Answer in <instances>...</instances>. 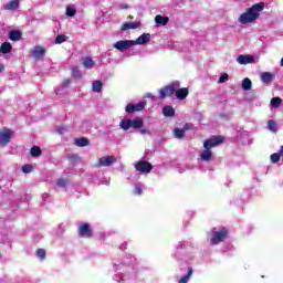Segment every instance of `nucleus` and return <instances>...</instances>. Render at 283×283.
<instances>
[{
    "mask_svg": "<svg viewBox=\"0 0 283 283\" xmlns=\"http://www.w3.org/2000/svg\"><path fill=\"white\" fill-rule=\"evenodd\" d=\"M0 189H1V186H0Z\"/></svg>",
    "mask_w": 283,
    "mask_h": 283,
    "instance_id": "obj_51",
    "label": "nucleus"
},
{
    "mask_svg": "<svg viewBox=\"0 0 283 283\" xmlns=\"http://www.w3.org/2000/svg\"><path fill=\"white\" fill-rule=\"evenodd\" d=\"M128 19H134V17H133V15H129Z\"/></svg>",
    "mask_w": 283,
    "mask_h": 283,
    "instance_id": "obj_49",
    "label": "nucleus"
},
{
    "mask_svg": "<svg viewBox=\"0 0 283 283\" xmlns=\"http://www.w3.org/2000/svg\"><path fill=\"white\" fill-rule=\"evenodd\" d=\"M0 258H1V253H0Z\"/></svg>",
    "mask_w": 283,
    "mask_h": 283,
    "instance_id": "obj_50",
    "label": "nucleus"
},
{
    "mask_svg": "<svg viewBox=\"0 0 283 283\" xmlns=\"http://www.w3.org/2000/svg\"><path fill=\"white\" fill-rule=\"evenodd\" d=\"M92 91L96 92L97 94H101V92H103V82L101 81H94L92 83Z\"/></svg>",
    "mask_w": 283,
    "mask_h": 283,
    "instance_id": "obj_24",
    "label": "nucleus"
},
{
    "mask_svg": "<svg viewBox=\"0 0 283 283\" xmlns=\"http://www.w3.org/2000/svg\"><path fill=\"white\" fill-rule=\"evenodd\" d=\"M176 97L179 99V101H185V98H187V96H189V88L187 87H178L176 91Z\"/></svg>",
    "mask_w": 283,
    "mask_h": 283,
    "instance_id": "obj_13",
    "label": "nucleus"
},
{
    "mask_svg": "<svg viewBox=\"0 0 283 283\" xmlns=\"http://www.w3.org/2000/svg\"><path fill=\"white\" fill-rule=\"evenodd\" d=\"M66 17H76V9L72 7H66Z\"/></svg>",
    "mask_w": 283,
    "mask_h": 283,
    "instance_id": "obj_38",
    "label": "nucleus"
},
{
    "mask_svg": "<svg viewBox=\"0 0 283 283\" xmlns=\"http://www.w3.org/2000/svg\"><path fill=\"white\" fill-rule=\"evenodd\" d=\"M65 41H67V35L65 34H60L55 38L56 45H61V43H65Z\"/></svg>",
    "mask_w": 283,
    "mask_h": 283,
    "instance_id": "obj_34",
    "label": "nucleus"
},
{
    "mask_svg": "<svg viewBox=\"0 0 283 283\" xmlns=\"http://www.w3.org/2000/svg\"><path fill=\"white\" fill-rule=\"evenodd\" d=\"M77 233L80 238H93L94 237V230L92 229V226L90 223L84 222L78 226Z\"/></svg>",
    "mask_w": 283,
    "mask_h": 283,
    "instance_id": "obj_5",
    "label": "nucleus"
},
{
    "mask_svg": "<svg viewBox=\"0 0 283 283\" xmlns=\"http://www.w3.org/2000/svg\"><path fill=\"white\" fill-rule=\"evenodd\" d=\"M193 125H191V123H187L186 125H184V127L181 128L185 132H189V129H192Z\"/></svg>",
    "mask_w": 283,
    "mask_h": 283,
    "instance_id": "obj_43",
    "label": "nucleus"
},
{
    "mask_svg": "<svg viewBox=\"0 0 283 283\" xmlns=\"http://www.w3.org/2000/svg\"><path fill=\"white\" fill-rule=\"evenodd\" d=\"M222 143H224V138L222 136H211L203 142V147L211 151L213 147H218V145H222Z\"/></svg>",
    "mask_w": 283,
    "mask_h": 283,
    "instance_id": "obj_4",
    "label": "nucleus"
},
{
    "mask_svg": "<svg viewBox=\"0 0 283 283\" xmlns=\"http://www.w3.org/2000/svg\"><path fill=\"white\" fill-rule=\"evenodd\" d=\"M12 140V130L4 128L0 130V145H7Z\"/></svg>",
    "mask_w": 283,
    "mask_h": 283,
    "instance_id": "obj_10",
    "label": "nucleus"
},
{
    "mask_svg": "<svg viewBox=\"0 0 283 283\" xmlns=\"http://www.w3.org/2000/svg\"><path fill=\"white\" fill-rule=\"evenodd\" d=\"M262 10H264V2H259L251 8H248L247 12L242 13L239 17V22H241L242 25H247L249 23L258 21V19H260V12H262Z\"/></svg>",
    "mask_w": 283,
    "mask_h": 283,
    "instance_id": "obj_1",
    "label": "nucleus"
},
{
    "mask_svg": "<svg viewBox=\"0 0 283 283\" xmlns=\"http://www.w3.org/2000/svg\"><path fill=\"white\" fill-rule=\"evenodd\" d=\"M33 170H34V167L30 164L22 166L23 174H32Z\"/></svg>",
    "mask_w": 283,
    "mask_h": 283,
    "instance_id": "obj_36",
    "label": "nucleus"
},
{
    "mask_svg": "<svg viewBox=\"0 0 283 283\" xmlns=\"http://www.w3.org/2000/svg\"><path fill=\"white\" fill-rule=\"evenodd\" d=\"M75 145L76 147H87V145H90V139L86 137L75 138Z\"/></svg>",
    "mask_w": 283,
    "mask_h": 283,
    "instance_id": "obj_25",
    "label": "nucleus"
},
{
    "mask_svg": "<svg viewBox=\"0 0 283 283\" xmlns=\"http://www.w3.org/2000/svg\"><path fill=\"white\" fill-rule=\"evenodd\" d=\"M226 81H229V74L223 73L219 77V83H224Z\"/></svg>",
    "mask_w": 283,
    "mask_h": 283,
    "instance_id": "obj_40",
    "label": "nucleus"
},
{
    "mask_svg": "<svg viewBox=\"0 0 283 283\" xmlns=\"http://www.w3.org/2000/svg\"><path fill=\"white\" fill-rule=\"evenodd\" d=\"M35 255L39 258L40 262H43V260H45V255H48V252L45 249L40 248L36 250Z\"/></svg>",
    "mask_w": 283,
    "mask_h": 283,
    "instance_id": "obj_30",
    "label": "nucleus"
},
{
    "mask_svg": "<svg viewBox=\"0 0 283 283\" xmlns=\"http://www.w3.org/2000/svg\"><path fill=\"white\" fill-rule=\"evenodd\" d=\"M119 8L120 10H127L129 8V4H120Z\"/></svg>",
    "mask_w": 283,
    "mask_h": 283,
    "instance_id": "obj_45",
    "label": "nucleus"
},
{
    "mask_svg": "<svg viewBox=\"0 0 283 283\" xmlns=\"http://www.w3.org/2000/svg\"><path fill=\"white\" fill-rule=\"evenodd\" d=\"M140 22H126L122 25V32H125L127 30H137V28H140Z\"/></svg>",
    "mask_w": 283,
    "mask_h": 283,
    "instance_id": "obj_14",
    "label": "nucleus"
},
{
    "mask_svg": "<svg viewBox=\"0 0 283 283\" xmlns=\"http://www.w3.org/2000/svg\"><path fill=\"white\" fill-rule=\"evenodd\" d=\"M0 52L2 54H10V52H12V44H10V42L2 43L0 46Z\"/></svg>",
    "mask_w": 283,
    "mask_h": 283,
    "instance_id": "obj_23",
    "label": "nucleus"
},
{
    "mask_svg": "<svg viewBox=\"0 0 283 283\" xmlns=\"http://www.w3.org/2000/svg\"><path fill=\"white\" fill-rule=\"evenodd\" d=\"M200 157H201V160H203V163H210L211 159L213 158V151L206 149L201 151Z\"/></svg>",
    "mask_w": 283,
    "mask_h": 283,
    "instance_id": "obj_18",
    "label": "nucleus"
},
{
    "mask_svg": "<svg viewBox=\"0 0 283 283\" xmlns=\"http://www.w3.org/2000/svg\"><path fill=\"white\" fill-rule=\"evenodd\" d=\"M145 109V103L139 102L137 104H127L125 107V112L127 114H135V112H143Z\"/></svg>",
    "mask_w": 283,
    "mask_h": 283,
    "instance_id": "obj_9",
    "label": "nucleus"
},
{
    "mask_svg": "<svg viewBox=\"0 0 283 283\" xmlns=\"http://www.w3.org/2000/svg\"><path fill=\"white\" fill-rule=\"evenodd\" d=\"M136 45V42L134 40H120L113 44V48L115 50H118L119 52H125V50H129V48H134Z\"/></svg>",
    "mask_w": 283,
    "mask_h": 283,
    "instance_id": "obj_7",
    "label": "nucleus"
},
{
    "mask_svg": "<svg viewBox=\"0 0 283 283\" xmlns=\"http://www.w3.org/2000/svg\"><path fill=\"white\" fill-rule=\"evenodd\" d=\"M82 65L83 67H85V70H92V67H94L96 63L94 62V60H92V57L85 56V57H82Z\"/></svg>",
    "mask_w": 283,
    "mask_h": 283,
    "instance_id": "obj_15",
    "label": "nucleus"
},
{
    "mask_svg": "<svg viewBox=\"0 0 283 283\" xmlns=\"http://www.w3.org/2000/svg\"><path fill=\"white\" fill-rule=\"evenodd\" d=\"M191 275H193V268H188V273L184 275L178 283H188L191 280Z\"/></svg>",
    "mask_w": 283,
    "mask_h": 283,
    "instance_id": "obj_26",
    "label": "nucleus"
},
{
    "mask_svg": "<svg viewBox=\"0 0 283 283\" xmlns=\"http://www.w3.org/2000/svg\"><path fill=\"white\" fill-rule=\"evenodd\" d=\"M282 155H280V153H274L270 156V160L271 163H280V158H281Z\"/></svg>",
    "mask_w": 283,
    "mask_h": 283,
    "instance_id": "obj_37",
    "label": "nucleus"
},
{
    "mask_svg": "<svg viewBox=\"0 0 283 283\" xmlns=\"http://www.w3.org/2000/svg\"><path fill=\"white\" fill-rule=\"evenodd\" d=\"M178 87H180L179 82H172V83L161 87L158 91L159 99L164 101V98H167L168 96H174V94H176V90H178Z\"/></svg>",
    "mask_w": 283,
    "mask_h": 283,
    "instance_id": "obj_2",
    "label": "nucleus"
},
{
    "mask_svg": "<svg viewBox=\"0 0 283 283\" xmlns=\"http://www.w3.org/2000/svg\"><path fill=\"white\" fill-rule=\"evenodd\" d=\"M140 134H143V136H145V134L149 136L151 134V132H149V129L143 128V129H140Z\"/></svg>",
    "mask_w": 283,
    "mask_h": 283,
    "instance_id": "obj_44",
    "label": "nucleus"
},
{
    "mask_svg": "<svg viewBox=\"0 0 283 283\" xmlns=\"http://www.w3.org/2000/svg\"><path fill=\"white\" fill-rule=\"evenodd\" d=\"M70 83H72V81L70 80V78H66L65 81H64V85L67 87V85H70Z\"/></svg>",
    "mask_w": 283,
    "mask_h": 283,
    "instance_id": "obj_46",
    "label": "nucleus"
},
{
    "mask_svg": "<svg viewBox=\"0 0 283 283\" xmlns=\"http://www.w3.org/2000/svg\"><path fill=\"white\" fill-rule=\"evenodd\" d=\"M134 195L135 196H143V188H140L139 186H135Z\"/></svg>",
    "mask_w": 283,
    "mask_h": 283,
    "instance_id": "obj_41",
    "label": "nucleus"
},
{
    "mask_svg": "<svg viewBox=\"0 0 283 283\" xmlns=\"http://www.w3.org/2000/svg\"><path fill=\"white\" fill-rule=\"evenodd\" d=\"M151 41V34L144 33L137 38L136 41H134L135 45H145V43H149Z\"/></svg>",
    "mask_w": 283,
    "mask_h": 283,
    "instance_id": "obj_12",
    "label": "nucleus"
},
{
    "mask_svg": "<svg viewBox=\"0 0 283 283\" xmlns=\"http://www.w3.org/2000/svg\"><path fill=\"white\" fill-rule=\"evenodd\" d=\"M19 8V0H11L7 6L6 10H17Z\"/></svg>",
    "mask_w": 283,
    "mask_h": 283,
    "instance_id": "obj_31",
    "label": "nucleus"
},
{
    "mask_svg": "<svg viewBox=\"0 0 283 283\" xmlns=\"http://www.w3.org/2000/svg\"><path fill=\"white\" fill-rule=\"evenodd\" d=\"M229 238V229L221 228L219 231H214L210 238V244L216 245L220 244V242H224Z\"/></svg>",
    "mask_w": 283,
    "mask_h": 283,
    "instance_id": "obj_3",
    "label": "nucleus"
},
{
    "mask_svg": "<svg viewBox=\"0 0 283 283\" xmlns=\"http://www.w3.org/2000/svg\"><path fill=\"white\" fill-rule=\"evenodd\" d=\"M117 160L115 156H105L98 159L96 167H111Z\"/></svg>",
    "mask_w": 283,
    "mask_h": 283,
    "instance_id": "obj_8",
    "label": "nucleus"
},
{
    "mask_svg": "<svg viewBox=\"0 0 283 283\" xmlns=\"http://www.w3.org/2000/svg\"><path fill=\"white\" fill-rule=\"evenodd\" d=\"M279 154L283 157V146L280 147Z\"/></svg>",
    "mask_w": 283,
    "mask_h": 283,
    "instance_id": "obj_47",
    "label": "nucleus"
},
{
    "mask_svg": "<svg viewBox=\"0 0 283 283\" xmlns=\"http://www.w3.org/2000/svg\"><path fill=\"white\" fill-rule=\"evenodd\" d=\"M237 61L240 65H249V63H255V57L253 55H239Z\"/></svg>",
    "mask_w": 283,
    "mask_h": 283,
    "instance_id": "obj_11",
    "label": "nucleus"
},
{
    "mask_svg": "<svg viewBox=\"0 0 283 283\" xmlns=\"http://www.w3.org/2000/svg\"><path fill=\"white\" fill-rule=\"evenodd\" d=\"M119 126L127 132V129L132 128V119H122Z\"/></svg>",
    "mask_w": 283,
    "mask_h": 283,
    "instance_id": "obj_29",
    "label": "nucleus"
},
{
    "mask_svg": "<svg viewBox=\"0 0 283 283\" xmlns=\"http://www.w3.org/2000/svg\"><path fill=\"white\" fill-rule=\"evenodd\" d=\"M253 83L251 82V78L245 77L242 81L241 87L242 90H244L245 92H249V90H251Z\"/></svg>",
    "mask_w": 283,
    "mask_h": 283,
    "instance_id": "obj_27",
    "label": "nucleus"
},
{
    "mask_svg": "<svg viewBox=\"0 0 283 283\" xmlns=\"http://www.w3.org/2000/svg\"><path fill=\"white\" fill-rule=\"evenodd\" d=\"M268 127H269L270 132H273L274 134H275V132H277V124L273 119H270L268 122Z\"/></svg>",
    "mask_w": 283,
    "mask_h": 283,
    "instance_id": "obj_33",
    "label": "nucleus"
},
{
    "mask_svg": "<svg viewBox=\"0 0 283 283\" xmlns=\"http://www.w3.org/2000/svg\"><path fill=\"white\" fill-rule=\"evenodd\" d=\"M273 78H275V74H273L271 72L261 73V81H262V83H265L266 85H269V83H271L273 81Z\"/></svg>",
    "mask_w": 283,
    "mask_h": 283,
    "instance_id": "obj_16",
    "label": "nucleus"
},
{
    "mask_svg": "<svg viewBox=\"0 0 283 283\" xmlns=\"http://www.w3.org/2000/svg\"><path fill=\"white\" fill-rule=\"evenodd\" d=\"M72 76H74L75 78L81 77V71L78 69H73Z\"/></svg>",
    "mask_w": 283,
    "mask_h": 283,
    "instance_id": "obj_42",
    "label": "nucleus"
},
{
    "mask_svg": "<svg viewBox=\"0 0 283 283\" xmlns=\"http://www.w3.org/2000/svg\"><path fill=\"white\" fill-rule=\"evenodd\" d=\"M32 56L35 59H43V56H45V49H43V46H35L32 51Z\"/></svg>",
    "mask_w": 283,
    "mask_h": 283,
    "instance_id": "obj_17",
    "label": "nucleus"
},
{
    "mask_svg": "<svg viewBox=\"0 0 283 283\" xmlns=\"http://www.w3.org/2000/svg\"><path fill=\"white\" fill-rule=\"evenodd\" d=\"M144 123L143 118L136 117L135 119H130V127L133 129H143Z\"/></svg>",
    "mask_w": 283,
    "mask_h": 283,
    "instance_id": "obj_20",
    "label": "nucleus"
},
{
    "mask_svg": "<svg viewBox=\"0 0 283 283\" xmlns=\"http://www.w3.org/2000/svg\"><path fill=\"white\" fill-rule=\"evenodd\" d=\"M41 154H43V150H41V147L33 146L31 148V156H32V158H39V156H41Z\"/></svg>",
    "mask_w": 283,
    "mask_h": 283,
    "instance_id": "obj_28",
    "label": "nucleus"
},
{
    "mask_svg": "<svg viewBox=\"0 0 283 283\" xmlns=\"http://www.w3.org/2000/svg\"><path fill=\"white\" fill-rule=\"evenodd\" d=\"M3 70H6V67L2 64H0V72H3Z\"/></svg>",
    "mask_w": 283,
    "mask_h": 283,
    "instance_id": "obj_48",
    "label": "nucleus"
},
{
    "mask_svg": "<svg viewBox=\"0 0 283 283\" xmlns=\"http://www.w3.org/2000/svg\"><path fill=\"white\" fill-rule=\"evenodd\" d=\"M136 171L139 174H151V169H154V165L147 160H139L135 164Z\"/></svg>",
    "mask_w": 283,
    "mask_h": 283,
    "instance_id": "obj_6",
    "label": "nucleus"
},
{
    "mask_svg": "<svg viewBox=\"0 0 283 283\" xmlns=\"http://www.w3.org/2000/svg\"><path fill=\"white\" fill-rule=\"evenodd\" d=\"M56 185H57V187H62V188L67 187V179L60 178V179H57Z\"/></svg>",
    "mask_w": 283,
    "mask_h": 283,
    "instance_id": "obj_39",
    "label": "nucleus"
},
{
    "mask_svg": "<svg viewBox=\"0 0 283 283\" xmlns=\"http://www.w3.org/2000/svg\"><path fill=\"white\" fill-rule=\"evenodd\" d=\"M174 136L175 138H185V130L182 128H175L174 129Z\"/></svg>",
    "mask_w": 283,
    "mask_h": 283,
    "instance_id": "obj_32",
    "label": "nucleus"
},
{
    "mask_svg": "<svg viewBox=\"0 0 283 283\" xmlns=\"http://www.w3.org/2000/svg\"><path fill=\"white\" fill-rule=\"evenodd\" d=\"M281 105H282V98H280V97H273V98L271 99V106H272V107L277 108V107H280Z\"/></svg>",
    "mask_w": 283,
    "mask_h": 283,
    "instance_id": "obj_35",
    "label": "nucleus"
},
{
    "mask_svg": "<svg viewBox=\"0 0 283 283\" xmlns=\"http://www.w3.org/2000/svg\"><path fill=\"white\" fill-rule=\"evenodd\" d=\"M163 114L167 118H171V117L176 116V108H174V106H165L163 108Z\"/></svg>",
    "mask_w": 283,
    "mask_h": 283,
    "instance_id": "obj_19",
    "label": "nucleus"
},
{
    "mask_svg": "<svg viewBox=\"0 0 283 283\" xmlns=\"http://www.w3.org/2000/svg\"><path fill=\"white\" fill-rule=\"evenodd\" d=\"M21 36H23V33L19 30H12L9 34L10 41H21Z\"/></svg>",
    "mask_w": 283,
    "mask_h": 283,
    "instance_id": "obj_21",
    "label": "nucleus"
},
{
    "mask_svg": "<svg viewBox=\"0 0 283 283\" xmlns=\"http://www.w3.org/2000/svg\"><path fill=\"white\" fill-rule=\"evenodd\" d=\"M155 23H157V25H167V23H169V17L156 15Z\"/></svg>",
    "mask_w": 283,
    "mask_h": 283,
    "instance_id": "obj_22",
    "label": "nucleus"
}]
</instances>
